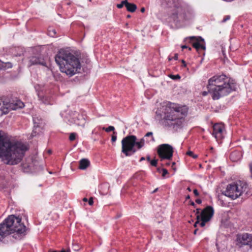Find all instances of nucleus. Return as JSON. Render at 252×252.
Instances as JSON below:
<instances>
[{
  "label": "nucleus",
  "mask_w": 252,
  "mask_h": 252,
  "mask_svg": "<svg viewBox=\"0 0 252 252\" xmlns=\"http://www.w3.org/2000/svg\"><path fill=\"white\" fill-rule=\"evenodd\" d=\"M29 62L31 65L35 64H41L43 66H47L46 63L43 59L38 58L36 57H32L30 59Z\"/></svg>",
  "instance_id": "a211bd4d"
},
{
  "label": "nucleus",
  "mask_w": 252,
  "mask_h": 252,
  "mask_svg": "<svg viewBox=\"0 0 252 252\" xmlns=\"http://www.w3.org/2000/svg\"><path fill=\"white\" fill-rule=\"evenodd\" d=\"M221 133H222L223 132V129H222V124L221 123Z\"/></svg>",
  "instance_id": "4d7b16f0"
},
{
  "label": "nucleus",
  "mask_w": 252,
  "mask_h": 252,
  "mask_svg": "<svg viewBox=\"0 0 252 252\" xmlns=\"http://www.w3.org/2000/svg\"><path fill=\"white\" fill-rule=\"evenodd\" d=\"M182 63H183V66L185 67L186 66V62L184 60L182 61Z\"/></svg>",
  "instance_id": "c03bdc74"
},
{
  "label": "nucleus",
  "mask_w": 252,
  "mask_h": 252,
  "mask_svg": "<svg viewBox=\"0 0 252 252\" xmlns=\"http://www.w3.org/2000/svg\"><path fill=\"white\" fill-rule=\"evenodd\" d=\"M242 157V154L240 151H235L233 152L230 156V159L233 161L236 162L239 160Z\"/></svg>",
  "instance_id": "412c9836"
},
{
  "label": "nucleus",
  "mask_w": 252,
  "mask_h": 252,
  "mask_svg": "<svg viewBox=\"0 0 252 252\" xmlns=\"http://www.w3.org/2000/svg\"><path fill=\"white\" fill-rule=\"evenodd\" d=\"M150 137V139L147 140V142L154 141V138L152 132H147L145 136L137 139L136 136L131 135L126 136L122 140V152L126 157H129L134 154L137 151L144 147L146 139Z\"/></svg>",
  "instance_id": "20e7f679"
},
{
  "label": "nucleus",
  "mask_w": 252,
  "mask_h": 252,
  "mask_svg": "<svg viewBox=\"0 0 252 252\" xmlns=\"http://www.w3.org/2000/svg\"><path fill=\"white\" fill-rule=\"evenodd\" d=\"M250 171H251V176L252 177V165H250Z\"/></svg>",
  "instance_id": "de8ad7c7"
},
{
  "label": "nucleus",
  "mask_w": 252,
  "mask_h": 252,
  "mask_svg": "<svg viewBox=\"0 0 252 252\" xmlns=\"http://www.w3.org/2000/svg\"><path fill=\"white\" fill-rule=\"evenodd\" d=\"M168 173V171L165 169H163L162 170V176L165 177V176Z\"/></svg>",
  "instance_id": "c9c22d12"
},
{
  "label": "nucleus",
  "mask_w": 252,
  "mask_h": 252,
  "mask_svg": "<svg viewBox=\"0 0 252 252\" xmlns=\"http://www.w3.org/2000/svg\"><path fill=\"white\" fill-rule=\"evenodd\" d=\"M230 18V16L229 15H227L226 16H225L223 19V20L222 21V22H226L227 20H229Z\"/></svg>",
  "instance_id": "f704fd0d"
},
{
  "label": "nucleus",
  "mask_w": 252,
  "mask_h": 252,
  "mask_svg": "<svg viewBox=\"0 0 252 252\" xmlns=\"http://www.w3.org/2000/svg\"><path fill=\"white\" fill-rule=\"evenodd\" d=\"M190 205H191L192 206H194L195 205V204L193 202H190Z\"/></svg>",
  "instance_id": "864d4df0"
},
{
  "label": "nucleus",
  "mask_w": 252,
  "mask_h": 252,
  "mask_svg": "<svg viewBox=\"0 0 252 252\" xmlns=\"http://www.w3.org/2000/svg\"><path fill=\"white\" fill-rule=\"evenodd\" d=\"M170 163L169 162L166 163V165H169Z\"/></svg>",
  "instance_id": "e2e57ef3"
},
{
  "label": "nucleus",
  "mask_w": 252,
  "mask_h": 252,
  "mask_svg": "<svg viewBox=\"0 0 252 252\" xmlns=\"http://www.w3.org/2000/svg\"><path fill=\"white\" fill-rule=\"evenodd\" d=\"M188 107L169 102H163L156 111L157 115L163 118V120L169 126L178 125L181 120L187 115Z\"/></svg>",
  "instance_id": "f03ea898"
},
{
  "label": "nucleus",
  "mask_w": 252,
  "mask_h": 252,
  "mask_svg": "<svg viewBox=\"0 0 252 252\" xmlns=\"http://www.w3.org/2000/svg\"><path fill=\"white\" fill-rule=\"evenodd\" d=\"M193 193L196 196L199 195V193L196 189H195L193 190Z\"/></svg>",
  "instance_id": "4c0bfd02"
},
{
  "label": "nucleus",
  "mask_w": 252,
  "mask_h": 252,
  "mask_svg": "<svg viewBox=\"0 0 252 252\" xmlns=\"http://www.w3.org/2000/svg\"><path fill=\"white\" fill-rule=\"evenodd\" d=\"M126 9L131 12H133L136 9V5L133 3H129L126 1Z\"/></svg>",
  "instance_id": "b1692460"
},
{
  "label": "nucleus",
  "mask_w": 252,
  "mask_h": 252,
  "mask_svg": "<svg viewBox=\"0 0 252 252\" xmlns=\"http://www.w3.org/2000/svg\"><path fill=\"white\" fill-rule=\"evenodd\" d=\"M194 15V11L190 6L180 0L173 1L171 17L175 21L189 20Z\"/></svg>",
  "instance_id": "423d86ee"
},
{
  "label": "nucleus",
  "mask_w": 252,
  "mask_h": 252,
  "mask_svg": "<svg viewBox=\"0 0 252 252\" xmlns=\"http://www.w3.org/2000/svg\"><path fill=\"white\" fill-rule=\"evenodd\" d=\"M224 63H226V61L225 60H224Z\"/></svg>",
  "instance_id": "338daca9"
},
{
  "label": "nucleus",
  "mask_w": 252,
  "mask_h": 252,
  "mask_svg": "<svg viewBox=\"0 0 252 252\" xmlns=\"http://www.w3.org/2000/svg\"><path fill=\"white\" fill-rule=\"evenodd\" d=\"M209 92L212 94L214 100H218L220 97V76H214L209 80L207 86Z\"/></svg>",
  "instance_id": "1a4fd4ad"
},
{
  "label": "nucleus",
  "mask_w": 252,
  "mask_h": 252,
  "mask_svg": "<svg viewBox=\"0 0 252 252\" xmlns=\"http://www.w3.org/2000/svg\"><path fill=\"white\" fill-rule=\"evenodd\" d=\"M27 150L26 144L11 141L0 131V158L4 163L9 165L18 164Z\"/></svg>",
  "instance_id": "f257e3e1"
},
{
  "label": "nucleus",
  "mask_w": 252,
  "mask_h": 252,
  "mask_svg": "<svg viewBox=\"0 0 252 252\" xmlns=\"http://www.w3.org/2000/svg\"><path fill=\"white\" fill-rule=\"evenodd\" d=\"M145 160V158L144 157H142L140 159V161H141L142 160Z\"/></svg>",
  "instance_id": "603ef678"
},
{
  "label": "nucleus",
  "mask_w": 252,
  "mask_h": 252,
  "mask_svg": "<svg viewBox=\"0 0 252 252\" xmlns=\"http://www.w3.org/2000/svg\"><path fill=\"white\" fill-rule=\"evenodd\" d=\"M213 214V208L211 206H207L202 210L201 214H199L200 217V221L198 224H199L201 227H204L205 223L211 219Z\"/></svg>",
  "instance_id": "ddd939ff"
},
{
  "label": "nucleus",
  "mask_w": 252,
  "mask_h": 252,
  "mask_svg": "<svg viewBox=\"0 0 252 252\" xmlns=\"http://www.w3.org/2000/svg\"><path fill=\"white\" fill-rule=\"evenodd\" d=\"M83 201H84V202H86V201H87L88 199H87V198H84L83 199Z\"/></svg>",
  "instance_id": "8fccbe9b"
},
{
  "label": "nucleus",
  "mask_w": 252,
  "mask_h": 252,
  "mask_svg": "<svg viewBox=\"0 0 252 252\" xmlns=\"http://www.w3.org/2000/svg\"><path fill=\"white\" fill-rule=\"evenodd\" d=\"M172 59H173V57H168L169 61H171Z\"/></svg>",
  "instance_id": "3c124183"
},
{
  "label": "nucleus",
  "mask_w": 252,
  "mask_h": 252,
  "mask_svg": "<svg viewBox=\"0 0 252 252\" xmlns=\"http://www.w3.org/2000/svg\"><path fill=\"white\" fill-rule=\"evenodd\" d=\"M212 135L218 141L220 136V124L217 123L213 126Z\"/></svg>",
  "instance_id": "6ab92c4d"
},
{
  "label": "nucleus",
  "mask_w": 252,
  "mask_h": 252,
  "mask_svg": "<svg viewBox=\"0 0 252 252\" xmlns=\"http://www.w3.org/2000/svg\"><path fill=\"white\" fill-rule=\"evenodd\" d=\"M169 77L173 80L179 79L181 78V77L179 75H170Z\"/></svg>",
  "instance_id": "c85d7f7f"
},
{
  "label": "nucleus",
  "mask_w": 252,
  "mask_h": 252,
  "mask_svg": "<svg viewBox=\"0 0 252 252\" xmlns=\"http://www.w3.org/2000/svg\"><path fill=\"white\" fill-rule=\"evenodd\" d=\"M140 11L141 12H144L145 11V8L144 7L141 8Z\"/></svg>",
  "instance_id": "a18cd8bd"
},
{
  "label": "nucleus",
  "mask_w": 252,
  "mask_h": 252,
  "mask_svg": "<svg viewBox=\"0 0 252 252\" xmlns=\"http://www.w3.org/2000/svg\"><path fill=\"white\" fill-rule=\"evenodd\" d=\"M187 154L190 157H192L193 158H197V155H194L193 152H191V151H188L187 153Z\"/></svg>",
  "instance_id": "cd10ccee"
},
{
  "label": "nucleus",
  "mask_w": 252,
  "mask_h": 252,
  "mask_svg": "<svg viewBox=\"0 0 252 252\" xmlns=\"http://www.w3.org/2000/svg\"><path fill=\"white\" fill-rule=\"evenodd\" d=\"M33 121L34 124L33 129L32 133L31 136L32 137L36 136L37 134H38L41 131V129L42 126V123L39 122V120L36 118H33Z\"/></svg>",
  "instance_id": "2eb2a0df"
},
{
  "label": "nucleus",
  "mask_w": 252,
  "mask_h": 252,
  "mask_svg": "<svg viewBox=\"0 0 252 252\" xmlns=\"http://www.w3.org/2000/svg\"><path fill=\"white\" fill-rule=\"evenodd\" d=\"M197 229H195V230H194V234H196V232H197Z\"/></svg>",
  "instance_id": "6e6d98bb"
},
{
  "label": "nucleus",
  "mask_w": 252,
  "mask_h": 252,
  "mask_svg": "<svg viewBox=\"0 0 252 252\" xmlns=\"http://www.w3.org/2000/svg\"><path fill=\"white\" fill-rule=\"evenodd\" d=\"M147 160L148 161H151L150 160V157L149 156L147 157Z\"/></svg>",
  "instance_id": "09e8293b"
},
{
  "label": "nucleus",
  "mask_w": 252,
  "mask_h": 252,
  "mask_svg": "<svg viewBox=\"0 0 252 252\" xmlns=\"http://www.w3.org/2000/svg\"><path fill=\"white\" fill-rule=\"evenodd\" d=\"M197 212H196V214H197V216H196V219H197V220L195 222L194 224V226L195 227H197V225L199 223V221H200V215H199V209H197Z\"/></svg>",
  "instance_id": "393cba45"
},
{
  "label": "nucleus",
  "mask_w": 252,
  "mask_h": 252,
  "mask_svg": "<svg viewBox=\"0 0 252 252\" xmlns=\"http://www.w3.org/2000/svg\"><path fill=\"white\" fill-rule=\"evenodd\" d=\"M55 61L61 71L70 76L79 72L81 69L78 58L69 50L61 49L55 57Z\"/></svg>",
  "instance_id": "7ed1b4c3"
},
{
  "label": "nucleus",
  "mask_w": 252,
  "mask_h": 252,
  "mask_svg": "<svg viewBox=\"0 0 252 252\" xmlns=\"http://www.w3.org/2000/svg\"><path fill=\"white\" fill-rule=\"evenodd\" d=\"M102 129L105 130L106 132H109L111 131H114L115 128L113 126H109L107 128L103 127Z\"/></svg>",
  "instance_id": "a878e982"
},
{
  "label": "nucleus",
  "mask_w": 252,
  "mask_h": 252,
  "mask_svg": "<svg viewBox=\"0 0 252 252\" xmlns=\"http://www.w3.org/2000/svg\"><path fill=\"white\" fill-rule=\"evenodd\" d=\"M86 117L84 114H80L76 111L71 112L69 121L78 126H84L86 123Z\"/></svg>",
  "instance_id": "4468645a"
},
{
  "label": "nucleus",
  "mask_w": 252,
  "mask_h": 252,
  "mask_svg": "<svg viewBox=\"0 0 252 252\" xmlns=\"http://www.w3.org/2000/svg\"><path fill=\"white\" fill-rule=\"evenodd\" d=\"M12 67V65L10 62H3L0 60V70H5Z\"/></svg>",
  "instance_id": "5701e85b"
},
{
  "label": "nucleus",
  "mask_w": 252,
  "mask_h": 252,
  "mask_svg": "<svg viewBox=\"0 0 252 252\" xmlns=\"http://www.w3.org/2000/svg\"><path fill=\"white\" fill-rule=\"evenodd\" d=\"M207 94H208V92H207L204 91V92H202V95H204V96L207 95Z\"/></svg>",
  "instance_id": "37998d69"
},
{
  "label": "nucleus",
  "mask_w": 252,
  "mask_h": 252,
  "mask_svg": "<svg viewBox=\"0 0 252 252\" xmlns=\"http://www.w3.org/2000/svg\"><path fill=\"white\" fill-rule=\"evenodd\" d=\"M40 88V86L39 85H37L35 86V89L37 92L39 100H40L42 103L45 104H50L49 98L44 95L42 91L41 92H39Z\"/></svg>",
  "instance_id": "dca6fc26"
},
{
  "label": "nucleus",
  "mask_w": 252,
  "mask_h": 252,
  "mask_svg": "<svg viewBox=\"0 0 252 252\" xmlns=\"http://www.w3.org/2000/svg\"><path fill=\"white\" fill-rule=\"evenodd\" d=\"M175 162H173V163H172V166H173V165H175Z\"/></svg>",
  "instance_id": "052dcab7"
},
{
  "label": "nucleus",
  "mask_w": 252,
  "mask_h": 252,
  "mask_svg": "<svg viewBox=\"0 0 252 252\" xmlns=\"http://www.w3.org/2000/svg\"><path fill=\"white\" fill-rule=\"evenodd\" d=\"M24 107V103L20 100L9 102L3 98H0V116L8 113L10 110H16Z\"/></svg>",
  "instance_id": "6e6552de"
},
{
  "label": "nucleus",
  "mask_w": 252,
  "mask_h": 252,
  "mask_svg": "<svg viewBox=\"0 0 252 252\" xmlns=\"http://www.w3.org/2000/svg\"><path fill=\"white\" fill-rule=\"evenodd\" d=\"M117 140V136H116V132H113V135L112 136V141L113 142H115Z\"/></svg>",
  "instance_id": "2f4dec72"
},
{
  "label": "nucleus",
  "mask_w": 252,
  "mask_h": 252,
  "mask_svg": "<svg viewBox=\"0 0 252 252\" xmlns=\"http://www.w3.org/2000/svg\"><path fill=\"white\" fill-rule=\"evenodd\" d=\"M157 153L161 160H170L173 157V148L168 144H163L158 146Z\"/></svg>",
  "instance_id": "9b49d317"
},
{
  "label": "nucleus",
  "mask_w": 252,
  "mask_h": 252,
  "mask_svg": "<svg viewBox=\"0 0 252 252\" xmlns=\"http://www.w3.org/2000/svg\"><path fill=\"white\" fill-rule=\"evenodd\" d=\"M236 243L239 247L247 245L252 248V234L245 233L237 235Z\"/></svg>",
  "instance_id": "f8f14e48"
},
{
  "label": "nucleus",
  "mask_w": 252,
  "mask_h": 252,
  "mask_svg": "<svg viewBox=\"0 0 252 252\" xmlns=\"http://www.w3.org/2000/svg\"><path fill=\"white\" fill-rule=\"evenodd\" d=\"M56 31L54 29L49 31V35L50 36H52V37L54 36L56 34Z\"/></svg>",
  "instance_id": "c756f323"
},
{
  "label": "nucleus",
  "mask_w": 252,
  "mask_h": 252,
  "mask_svg": "<svg viewBox=\"0 0 252 252\" xmlns=\"http://www.w3.org/2000/svg\"><path fill=\"white\" fill-rule=\"evenodd\" d=\"M158 188L156 189H155L153 191V193H155V192H156L158 190Z\"/></svg>",
  "instance_id": "5fc2aeb1"
},
{
  "label": "nucleus",
  "mask_w": 252,
  "mask_h": 252,
  "mask_svg": "<svg viewBox=\"0 0 252 252\" xmlns=\"http://www.w3.org/2000/svg\"><path fill=\"white\" fill-rule=\"evenodd\" d=\"M23 54V51L22 50H21L19 53H18L17 55L15 54V55L16 56H20Z\"/></svg>",
  "instance_id": "58836bf2"
},
{
  "label": "nucleus",
  "mask_w": 252,
  "mask_h": 252,
  "mask_svg": "<svg viewBox=\"0 0 252 252\" xmlns=\"http://www.w3.org/2000/svg\"><path fill=\"white\" fill-rule=\"evenodd\" d=\"M157 159H153L150 161V163L152 166H156L157 165Z\"/></svg>",
  "instance_id": "473e14b6"
},
{
  "label": "nucleus",
  "mask_w": 252,
  "mask_h": 252,
  "mask_svg": "<svg viewBox=\"0 0 252 252\" xmlns=\"http://www.w3.org/2000/svg\"><path fill=\"white\" fill-rule=\"evenodd\" d=\"M33 163H23L22 164V168L25 172H29L32 171H36V167H34L33 166Z\"/></svg>",
  "instance_id": "aec40b11"
},
{
  "label": "nucleus",
  "mask_w": 252,
  "mask_h": 252,
  "mask_svg": "<svg viewBox=\"0 0 252 252\" xmlns=\"http://www.w3.org/2000/svg\"><path fill=\"white\" fill-rule=\"evenodd\" d=\"M249 190V186L246 181L238 180L227 185L223 193L234 200L243 194H248Z\"/></svg>",
  "instance_id": "0eeeda50"
},
{
  "label": "nucleus",
  "mask_w": 252,
  "mask_h": 252,
  "mask_svg": "<svg viewBox=\"0 0 252 252\" xmlns=\"http://www.w3.org/2000/svg\"><path fill=\"white\" fill-rule=\"evenodd\" d=\"M190 198L189 195H188L186 197L187 199H189Z\"/></svg>",
  "instance_id": "13d9d810"
},
{
  "label": "nucleus",
  "mask_w": 252,
  "mask_h": 252,
  "mask_svg": "<svg viewBox=\"0 0 252 252\" xmlns=\"http://www.w3.org/2000/svg\"><path fill=\"white\" fill-rule=\"evenodd\" d=\"M190 39H196V42L193 43L192 45L194 48H195L197 50H198L200 49H202L203 50L205 49V46L204 44H201L200 42H204V40L201 37L199 36L196 38L194 36H192L189 37Z\"/></svg>",
  "instance_id": "f3484780"
},
{
  "label": "nucleus",
  "mask_w": 252,
  "mask_h": 252,
  "mask_svg": "<svg viewBox=\"0 0 252 252\" xmlns=\"http://www.w3.org/2000/svg\"><path fill=\"white\" fill-rule=\"evenodd\" d=\"M94 201H93V197L90 198L89 200V204L90 205H92L93 204Z\"/></svg>",
  "instance_id": "e433bc0d"
},
{
  "label": "nucleus",
  "mask_w": 252,
  "mask_h": 252,
  "mask_svg": "<svg viewBox=\"0 0 252 252\" xmlns=\"http://www.w3.org/2000/svg\"><path fill=\"white\" fill-rule=\"evenodd\" d=\"M75 137H76V134H75V133H71V134H70V135H69V140H70V141H73V140H74L75 139Z\"/></svg>",
  "instance_id": "7c9ffc66"
},
{
  "label": "nucleus",
  "mask_w": 252,
  "mask_h": 252,
  "mask_svg": "<svg viewBox=\"0 0 252 252\" xmlns=\"http://www.w3.org/2000/svg\"><path fill=\"white\" fill-rule=\"evenodd\" d=\"M188 48V46H186V45H183V46H182V49H185V48Z\"/></svg>",
  "instance_id": "49530a36"
},
{
  "label": "nucleus",
  "mask_w": 252,
  "mask_h": 252,
  "mask_svg": "<svg viewBox=\"0 0 252 252\" xmlns=\"http://www.w3.org/2000/svg\"><path fill=\"white\" fill-rule=\"evenodd\" d=\"M216 246H217L218 250L219 251V243H218V238H217V240H216Z\"/></svg>",
  "instance_id": "ea45409f"
},
{
  "label": "nucleus",
  "mask_w": 252,
  "mask_h": 252,
  "mask_svg": "<svg viewBox=\"0 0 252 252\" xmlns=\"http://www.w3.org/2000/svg\"><path fill=\"white\" fill-rule=\"evenodd\" d=\"M188 189L189 191H191V189H190L189 188H188Z\"/></svg>",
  "instance_id": "bf43d9fd"
},
{
  "label": "nucleus",
  "mask_w": 252,
  "mask_h": 252,
  "mask_svg": "<svg viewBox=\"0 0 252 252\" xmlns=\"http://www.w3.org/2000/svg\"><path fill=\"white\" fill-rule=\"evenodd\" d=\"M90 164V161L88 159L83 158L80 160L79 161V167L80 169H86Z\"/></svg>",
  "instance_id": "4be33fe9"
},
{
  "label": "nucleus",
  "mask_w": 252,
  "mask_h": 252,
  "mask_svg": "<svg viewBox=\"0 0 252 252\" xmlns=\"http://www.w3.org/2000/svg\"><path fill=\"white\" fill-rule=\"evenodd\" d=\"M223 56H224V58H225V54H224L223 53Z\"/></svg>",
  "instance_id": "680f3d73"
},
{
  "label": "nucleus",
  "mask_w": 252,
  "mask_h": 252,
  "mask_svg": "<svg viewBox=\"0 0 252 252\" xmlns=\"http://www.w3.org/2000/svg\"><path fill=\"white\" fill-rule=\"evenodd\" d=\"M126 0H123L122 1L121 3L120 4H118L117 5V7L119 8H121L123 7L124 5H125V6H126Z\"/></svg>",
  "instance_id": "bb28decb"
},
{
  "label": "nucleus",
  "mask_w": 252,
  "mask_h": 252,
  "mask_svg": "<svg viewBox=\"0 0 252 252\" xmlns=\"http://www.w3.org/2000/svg\"><path fill=\"white\" fill-rule=\"evenodd\" d=\"M189 50H191V48H190V47H189Z\"/></svg>",
  "instance_id": "0e129e2a"
},
{
  "label": "nucleus",
  "mask_w": 252,
  "mask_h": 252,
  "mask_svg": "<svg viewBox=\"0 0 252 252\" xmlns=\"http://www.w3.org/2000/svg\"><path fill=\"white\" fill-rule=\"evenodd\" d=\"M235 88L233 80L221 74V96L226 95Z\"/></svg>",
  "instance_id": "9d476101"
},
{
  "label": "nucleus",
  "mask_w": 252,
  "mask_h": 252,
  "mask_svg": "<svg viewBox=\"0 0 252 252\" xmlns=\"http://www.w3.org/2000/svg\"><path fill=\"white\" fill-rule=\"evenodd\" d=\"M173 58L175 60H177L178 59V54H175L174 55V57H173Z\"/></svg>",
  "instance_id": "a19ab883"
},
{
  "label": "nucleus",
  "mask_w": 252,
  "mask_h": 252,
  "mask_svg": "<svg viewBox=\"0 0 252 252\" xmlns=\"http://www.w3.org/2000/svg\"><path fill=\"white\" fill-rule=\"evenodd\" d=\"M73 249L75 251H77L79 250V247L77 244H73Z\"/></svg>",
  "instance_id": "72a5a7b5"
},
{
  "label": "nucleus",
  "mask_w": 252,
  "mask_h": 252,
  "mask_svg": "<svg viewBox=\"0 0 252 252\" xmlns=\"http://www.w3.org/2000/svg\"><path fill=\"white\" fill-rule=\"evenodd\" d=\"M48 152L49 153H51V152L50 150H49Z\"/></svg>",
  "instance_id": "69168bd1"
},
{
  "label": "nucleus",
  "mask_w": 252,
  "mask_h": 252,
  "mask_svg": "<svg viewBox=\"0 0 252 252\" xmlns=\"http://www.w3.org/2000/svg\"><path fill=\"white\" fill-rule=\"evenodd\" d=\"M195 202L198 204H200L201 203V200L200 199H197L195 200Z\"/></svg>",
  "instance_id": "79ce46f5"
},
{
  "label": "nucleus",
  "mask_w": 252,
  "mask_h": 252,
  "mask_svg": "<svg viewBox=\"0 0 252 252\" xmlns=\"http://www.w3.org/2000/svg\"><path fill=\"white\" fill-rule=\"evenodd\" d=\"M21 219L14 215L9 216L0 224V239L16 232L22 234L26 231V226L21 223Z\"/></svg>",
  "instance_id": "39448f33"
}]
</instances>
